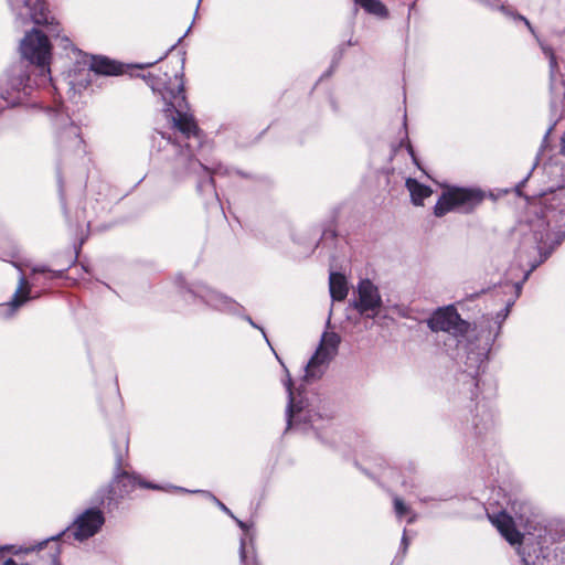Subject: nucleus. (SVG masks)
Returning <instances> with one entry per match:
<instances>
[{
  "instance_id": "nucleus-37",
  "label": "nucleus",
  "mask_w": 565,
  "mask_h": 565,
  "mask_svg": "<svg viewBox=\"0 0 565 565\" xmlns=\"http://www.w3.org/2000/svg\"><path fill=\"white\" fill-rule=\"evenodd\" d=\"M414 520H415V516H411V518L408 519V523H412Z\"/></svg>"
},
{
  "instance_id": "nucleus-21",
  "label": "nucleus",
  "mask_w": 565,
  "mask_h": 565,
  "mask_svg": "<svg viewBox=\"0 0 565 565\" xmlns=\"http://www.w3.org/2000/svg\"><path fill=\"white\" fill-rule=\"evenodd\" d=\"M239 558L244 565H257L256 558L254 556L248 557L246 550V540L244 537L241 539Z\"/></svg>"
},
{
  "instance_id": "nucleus-32",
  "label": "nucleus",
  "mask_w": 565,
  "mask_h": 565,
  "mask_svg": "<svg viewBox=\"0 0 565 565\" xmlns=\"http://www.w3.org/2000/svg\"><path fill=\"white\" fill-rule=\"evenodd\" d=\"M53 564L54 565H60V562H58V558H57V555H53V559H52Z\"/></svg>"
},
{
  "instance_id": "nucleus-41",
  "label": "nucleus",
  "mask_w": 565,
  "mask_h": 565,
  "mask_svg": "<svg viewBox=\"0 0 565 565\" xmlns=\"http://www.w3.org/2000/svg\"><path fill=\"white\" fill-rule=\"evenodd\" d=\"M89 225H90V222H89V221H87V222H86L87 230L89 228Z\"/></svg>"
},
{
  "instance_id": "nucleus-1",
  "label": "nucleus",
  "mask_w": 565,
  "mask_h": 565,
  "mask_svg": "<svg viewBox=\"0 0 565 565\" xmlns=\"http://www.w3.org/2000/svg\"><path fill=\"white\" fill-rule=\"evenodd\" d=\"M169 83L161 79L163 87L159 89L164 103L163 111L171 119L173 128L180 132L182 140L200 141V129L192 114L189 113L184 95L183 75L175 73Z\"/></svg>"
},
{
  "instance_id": "nucleus-33",
  "label": "nucleus",
  "mask_w": 565,
  "mask_h": 565,
  "mask_svg": "<svg viewBox=\"0 0 565 565\" xmlns=\"http://www.w3.org/2000/svg\"><path fill=\"white\" fill-rule=\"evenodd\" d=\"M402 544H403L405 547L407 546V539H406L405 534L403 535Z\"/></svg>"
},
{
  "instance_id": "nucleus-29",
  "label": "nucleus",
  "mask_w": 565,
  "mask_h": 565,
  "mask_svg": "<svg viewBox=\"0 0 565 565\" xmlns=\"http://www.w3.org/2000/svg\"><path fill=\"white\" fill-rule=\"evenodd\" d=\"M247 321H248L253 327L258 328V329L263 332L264 337L266 338L265 331H264L262 328H259L258 326H256V324L254 323V321H253L249 317H247Z\"/></svg>"
},
{
  "instance_id": "nucleus-43",
  "label": "nucleus",
  "mask_w": 565,
  "mask_h": 565,
  "mask_svg": "<svg viewBox=\"0 0 565 565\" xmlns=\"http://www.w3.org/2000/svg\"><path fill=\"white\" fill-rule=\"evenodd\" d=\"M201 1H202V0H199V1H198V7L200 6Z\"/></svg>"
},
{
  "instance_id": "nucleus-35",
  "label": "nucleus",
  "mask_w": 565,
  "mask_h": 565,
  "mask_svg": "<svg viewBox=\"0 0 565 565\" xmlns=\"http://www.w3.org/2000/svg\"><path fill=\"white\" fill-rule=\"evenodd\" d=\"M501 10H502L503 12H505L507 14H510V12H509L508 10H505V8H504V7H501Z\"/></svg>"
},
{
  "instance_id": "nucleus-16",
  "label": "nucleus",
  "mask_w": 565,
  "mask_h": 565,
  "mask_svg": "<svg viewBox=\"0 0 565 565\" xmlns=\"http://www.w3.org/2000/svg\"><path fill=\"white\" fill-rule=\"evenodd\" d=\"M406 188L409 191L412 202L416 206L423 205V201L430 196L431 190L429 186L419 183L417 180L408 178L406 180Z\"/></svg>"
},
{
  "instance_id": "nucleus-22",
  "label": "nucleus",
  "mask_w": 565,
  "mask_h": 565,
  "mask_svg": "<svg viewBox=\"0 0 565 565\" xmlns=\"http://www.w3.org/2000/svg\"><path fill=\"white\" fill-rule=\"evenodd\" d=\"M394 509H395V513L398 518H402L405 514L409 513L408 507H406L405 503L403 502V500H401L397 497L394 498Z\"/></svg>"
},
{
  "instance_id": "nucleus-25",
  "label": "nucleus",
  "mask_w": 565,
  "mask_h": 565,
  "mask_svg": "<svg viewBox=\"0 0 565 565\" xmlns=\"http://www.w3.org/2000/svg\"><path fill=\"white\" fill-rule=\"evenodd\" d=\"M407 151H408L409 156L412 157L413 162H414L416 166H418L417 158H416V156H415L414 149H413V147H412V145H411V143H408V145H407Z\"/></svg>"
},
{
  "instance_id": "nucleus-6",
  "label": "nucleus",
  "mask_w": 565,
  "mask_h": 565,
  "mask_svg": "<svg viewBox=\"0 0 565 565\" xmlns=\"http://www.w3.org/2000/svg\"><path fill=\"white\" fill-rule=\"evenodd\" d=\"M20 51L25 60L40 68L41 74L50 73L51 44L47 35L33 29L22 39Z\"/></svg>"
},
{
  "instance_id": "nucleus-5",
  "label": "nucleus",
  "mask_w": 565,
  "mask_h": 565,
  "mask_svg": "<svg viewBox=\"0 0 565 565\" xmlns=\"http://www.w3.org/2000/svg\"><path fill=\"white\" fill-rule=\"evenodd\" d=\"M550 214H533L529 221L530 228L533 233L534 250L541 252L550 242L559 244L565 237V214H552L553 218H548Z\"/></svg>"
},
{
  "instance_id": "nucleus-20",
  "label": "nucleus",
  "mask_w": 565,
  "mask_h": 565,
  "mask_svg": "<svg viewBox=\"0 0 565 565\" xmlns=\"http://www.w3.org/2000/svg\"><path fill=\"white\" fill-rule=\"evenodd\" d=\"M284 385H285V387L287 390V393H288L287 416H288V423H290L291 411H292V403H294V395H292V381H291V377H290L288 372H287L286 380H284Z\"/></svg>"
},
{
  "instance_id": "nucleus-12",
  "label": "nucleus",
  "mask_w": 565,
  "mask_h": 565,
  "mask_svg": "<svg viewBox=\"0 0 565 565\" xmlns=\"http://www.w3.org/2000/svg\"><path fill=\"white\" fill-rule=\"evenodd\" d=\"M104 522V513L99 509L90 508L79 514L67 531L76 540L83 541L95 535Z\"/></svg>"
},
{
  "instance_id": "nucleus-4",
  "label": "nucleus",
  "mask_w": 565,
  "mask_h": 565,
  "mask_svg": "<svg viewBox=\"0 0 565 565\" xmlns=\"http://www.w3.org/2000/svg\"><path fill=\"white\" fill-rule=\"evenodd\" d=\"M121 65L104 56H92L83 63H78L67 74V84L71 88L79 90L86 88L90 82L93 74L100 75H118L121 73Z\"/></svg>"
},
{
  "instance_id": "nucleus-34",
  "label": "nucleus",
  "mask_w": 565,
  "mask_h": 565,
  "mask_svg": "<svg viewBox=\"0 0 565 565\" xmlns=\"http://www.w3.org/2000/svg\"><path fill=\"white\" fill-rule=\"evenodd\" d=\"M50 273H51V277H52V278H53V277H58V276H60V274H57V273H55V271H50Z\"/></svg>"
},
{
  "instance_id": "nucleus-23",
  "label": "nucleus",
  "mask_w": 565,
  "mask_h": 565,
  "mask_svg": "<svg viewBox=\"0 0 565 565\" xmlns=\"http://www.w3.org/2000/svg\"><path fill=\"white\" fill-rule=\"evenodd\" d=\"M65 135L67 137H71L72 138V143L74 146H78L81 142H82V139L79 137V134H78V128L75 127V126H70L66 130H65Z\"/></svg>"
},
{
  "instance_id": "nucleus-30",
  "label": "nucleus",
  "mask_w": 565,
  "mask_h": 565,
  "mask_svg": "<svg viewBox=\"0 0 565 565\" xmlns=\"http://www.w3.org/2000/svg\"><path fill=\"white\" fill-rule=\"evenodd\" d=\"M45 271H46V270H45V268H44V267H35V268H33V273H35V274H36V273H45Z\"/></svg>"
},
{
  "instance_id": "nucleus-2",
  "label": "nucleus",
  "mask_w": 565,
  "mask_h": 565,
  "mask_svg": "<svg viewBox=\"0 0 565 565\" xmlns=\"http://www.w3.org/2000/svg\"><path fill=\"white\" fill-rule=\"evenodd\" d=\"M190 145L185 146V149L181 148L180 152L174 162V174L177 179L185 178L190 174H194L199 178L198 191L204 192L206 195L205 207L209 210L223 209L220 204L217 193L214 188L212 173H216L218 170L210 169L193 157L190 150Z\"/></svg>"
},
{
  "instance_id": "nucleus-15",
  "label": "nucleus",
  "mask_w": 565,
  "mask_h": 565,
  "mask_svg": "<svg viewBox=\"0 0 565 565\" xmlns=\"http://www.w3.org/2000/svg\"><path fill=\"white\" fill-rule=\"evenodd\" d=\"M330 295L333 300L341 301L348 295V282L343 275L331 273L329 276Z\"/></svg>"
},
{
  "instance_id": "nucleus-39",
  "label": "nucleus",
  "mask_w": 565,
  "mask_h": 565,
  "mask_svg": "<svg viewBox=\"0 0 565 565\" xmlns=\"http://www.w3.org/2000/svg\"><path fill=\"white\" fill-rule=\"evenodd\" d=\"M44 544H45V542L41 543V544L38 546V548H39V550H41V548H42V546H43Z\"/></svg>"
},
{
  "instance_id": "nucleus-27",
  "label": "nucleus",
  "mask_w": 565,
  "mask_h": 565,
  "mask_svg": "<svg viewBox=\"0 0 565 565\" xmlns=\"http://www.w3.org/2000/svg\"><path fill=\"white\" fill-rule=\"evenodd\" d=\"M217 504L220 505V508L223 511H225L227 514H230L232 518H234L233 514L231 513V511L222 502H217Z\"/></svg>"
},
{
  "instance_id": "nucleus-10",
  "label": "nucleus",
  "mask_w": 565,
  "mask_h": 565,
  "mask_svg": "<svg viewBox=\"0 0 565 565\" xmlns=\"http://www.w3.org/2000/svg\"><path fill=\"white\" fill-rule=\"evenodd\" d=\"M28 79L29 77L21 66L10 68L0 77V98L8 106L18 105L22 100L21 92L24 89Z\"/></svg>"
},
{
  "instance_id": "nucleus-11",
  "label": "nucleus",
  "mask_w": 565,
  "mask_h": 565,
  "mask_svg": "<svg viewBox=\"0 0 565 565\" xmlns=\"http://www.w3.org/2000/svg\"><path fill=\"white\" fill-rule=\"evenodd\" d=\"M428 326L433 331H445L456 337L465 334L469 329V323L451 306L435 311Z\"/></svg>"
},
{
  "instance_id": "nucleus-24",
  "label": "nucleus",
  "mask_w": 565,
  "mask_h": 565,
  "mask_svg": "<svg viewBox=\"0 0 565 565\" xmlns=\"http://www.w3.org/2000/svg\"><path fill=\"white\" fill-rule=\"evenodd\" d=\"M132 481V477L127 473V472H124L119 476L116 477L115 481H114V486H119V484H124L126 486L127 482H131Z\"/></svg>"
},
{
  "instance_id": "nucleus-3",
  "label": "nucleus",
  "mask_w": 565,
  "mask_h": 565,
  "mask_svg": "<svg viewBox=\"0 0 565 565\" xmlns=\"http://www.w3.org/2000/svg\"><path fill=\"white\" fill-rule=\"evenodd\" d=\"M487 198L497 199L492 192H486L478 186L444 185L434 212H450L457 207L476 209Z\"/></svg>"
},
{
  "instance_id": "nucleus-26",
  "label": "nucleus",
  "mask_w": 565,
  "mask_h": 565,
  "mask_svg": "<svg viewBox=\"0 0 565 565\" xmlns=\"http://www.w3.org/2000/svg\"><path fill=\"white\" fill-rule=\"evenodd\" d=\"M561 153L565 156V131L563 132L561 138Z\"/></svg>"
},
{
  "instance_id": "nucleus-31",
  "label": "nucleus",
  "mask_w": 565,
  "mask_h": 565,
  "mask_svg": "<svg viewBox=\"0 0 565 565\" xmlns=\"http://www.w3.org/2000/svg\"><path fill=\"white\" fill-rule=\"evenodd\" d=\"M536 266H537V264H532V265H531V267H530V269L526 271V274H525V277H524V278H526V277H527V275L530 274V271H531V270H533Z\"/></svg>"
},
{
  "instance_id": "nucleus-18",
  "label": "nucleus",
  "mask_w": 565,
  "mask_h": 565,
  "mask_svg": "<svg viewBox=\"0 0 565 565\" xmlns=\"http://www.w3.org/2000/svg\"><path fill=\"white\" fill-rule=\"evenodd\" d=\"M207 302L220 310H231L236 305L235 301L216 292L207 296Z\"/></svg>"
},
{
  "instance_id": "nucleus-8",
  "label": "nucleus",
  "mask_w": 565,
  "mask_h": 565,
  "mask_svg": "<svg viewBox=\"0 0 565 565\" xmlns=\"http://www.w3.org/2000/svg\"><path fill=\"white\" fill-rule=\"evenodd\" d=\"M519 20L523 21L530 32L535 36L544 56L548 60L550 68V92H551V106L556 108L565 98L564 81L558 66L557 57L552 46L542 41L536 34L530 21L523 15H515Z\"/></svg>"
},
{
  "instance_id": "nucleus-9",
  "label": "nucleus",
  "mask_w": 565,
  "mask_h": 565,
  "mask_svg": "<svg viewBox=\"0 0 565 565\" xmlns=\"http://www.w3.org/2000/svg\"><path fill=\"white\" fill-rule=\"evenodd\" d=\"M340 344V337L335 332H324L320 344L306 366L305 377L307 380L319 379L331 359L337 354Z\"/></svg>"
},
{
  "instance_id": "nucleus-36",
  "label": "nucleus",
  "mask_w": 565,
  "mask_h": 565,
  "mask_svg": "<svg viewBox=\"0 0 565 565\" xmlns=\"http://www.w3.org/2000/svg\"><path fill=\"white\" fill-rule=\"evenodd\" d=\"M83 234H84V231H83V230H81V231H79V236H81V239H82V241L84 239V238H83Z\"/></svg>"
},
{
  "instance_id": "nucleus-40",
  "label": "nucleus",
  "mask_w": 565,
  "mask_h": 565,
  "mask_svg": "<svg viewBox=\"0 0 565 565\" xmlns=\"http://www.w3.org/2000/svg\"><path fill=\"white\" fill-rule=\"evenodd\" d=\"M154 63H156V62L148 63V64H146L145 66H151V65H153Z\"/></svg>"
},
{
  "instance_id": "nucleus-42",
  "label": "nucleus",
  "mask_w": 565,
  "mask_h": 565,
  "mask_svg": "<svg viewBox=\"0 0 565 565\" xmlns=\"http://www.w3.org/2000/svg\"><path fill=\"white\" fill-rule=\"evenodd\" d=\"M33 550H34L33 547L32 548H26L25 552H31Z\"/></svg>"
},
{
  "instance_id": "nucleus-7",
  "label": "nucleus",
  "mask_w": 565,
  "mask_h": 565,
  "mask_svg": "<svg viewBox=\"0 0 565 565\" xmlns=\"http://www.w3.org/2000/svg\"><path fill=\"white\" fill-rule=\"evenodd\" d=\"M7 3L15 23L21 26L31 22L38 25H53L54 18L44 0H7Z\"/></svg>"
},
{
  "instance_id": "nucleus-28",
  "label": "nucleus",
  "mask_w": 565,
  "mask_h": 565,
  "mask_svg": "<svg viewBox=\"0 0 565 565\" xmlns=\"http://www.w3.org/2000/svg\"><path fill=\"white\" fill-rule=\"evenodd\" d=\"M235 520H236L237 525H238L242 530H244V531H246V530H247V525H246V523H244L243 521L237 520V519H235Z\"/></svg>"
},
{
  "instance_id": "nucleus-19",
  "label": "nucleus",
  "mask_w": 565,
  "mask_h": 565,
  "mask_svg": "<svg viewBox=\"0 0 565 565\" xmlns=\"http://www.w3.org/2000/svg\"><path fill=\"white\" fill-rule=\"evenodd\" d=\"M358 4H360L365 11L369 13L384 17L386 15V9L379 0H355Z\"/></svg>"
},
{
  "instance_id": "nucleus-14",
  "label": "nucleus",
  "mask_w": 565,
  "mask_h": 565,
  "mask_svg": "<svg viewBox=\"0 0 565 565\" xmlns=\"http://www.w3.org/2000/svg\"><path fill=\"white\" fill-rule=\"evenodd\" d=\"M492 524L498 529L500 534L511 544H521L523 535L514 525L513 519L505 512H500L489 516Z\"/></svg>"
},
{
  "instance_id": "nucleus-13",
  "label": "nucleus",
  "mask_w": 565,
  "mask_h": 565,
  "mask_svg": "<svg viewBox=\"0 0 565 565\" xmlns=\"http://www.w3.org/2000/svg\"><path fill=\"white\" fill-rule=\"evenodd\" d=\"M359 300L356 308L361 313L374 311L381 306V297L377 287L371 280H361L358 285Z\"/></svg>"
},
{
  "instance_id": "nucleus-17",
  "label": "nucleus",
  "mask_w": 565,
  "mask_h": 565,
  "mask_svg": "<svg viewBox=\"0 0 565 565\" xmlns=\"http://www.w3.org/2000/svg\"><path fill=\"white\" fill-rule=\"evenodd\" d=\"M30 287L26 281V279L21 276L19 280V287L14 292V296L12 300L9 302V306L12 308V310H15L21 305H23L30 297Z\"/></svg>"
},
{
  "instance_id": "nucleus-38",
  "label": "nucleus",
  "mask_w": 565,
  "mask_h": 565,
  "mask_svg": "<svg viewBox=\"0 0 565 565\" xmlns=\"http://www.w3.org/2000/svg\"><path fill=\"white\" fill-rule=\"evenodd\" d=\"M145 487L153 488V489L156 488V487H154V486H152V484H145Z\"/></svg>"
}]
</instances>
